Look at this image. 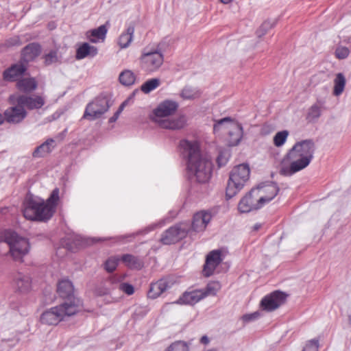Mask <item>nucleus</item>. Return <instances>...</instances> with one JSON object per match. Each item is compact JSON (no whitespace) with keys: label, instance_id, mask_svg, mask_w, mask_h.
Listing matches in <instances>:
<instances>
[{"label":"nucleus","instance_id":"f3484780","mask_svg":"<svg viewBox=\"0 0 351 351\" xmlns=\"http://www.w3.org/2000/svg\"><path fill=\"white\" fill-rule=\"evenodd\" d=\"M210 220L211 215L210 213L204 211L197 213L193 215L190 229L191 228L195 232H202Z\"/></svg>","mask_w":351,"mask_h":351},{"label":"nucleus","instance_id":"680f3d73","mask_svg":"<svg viewBox=\"0 0 351 351\" xmlns=\"http://www.w3.org/2000/svg\"><path fill=\"white\" fill-rule=\"evenodd\" d=\"M128 99H126V100H125V101L122 103V104H124V106H125L128 104Z\"/></svg>","mask_w":351,"mask_h":351},{"label":"nucleus","instance_id":"603ef678","mask_svg":"<svg viewBox=\"0 0 351 351\" xmlns=\"http://www.w3.org/2000/svg\"><path fill=\"white\" fill-rule=\"evenodd\" d=\"M200 342L204 344H207L209 342V339L206 336L202 337Z\"/></svg>","mask_w":351,"mask_h":351},{"label":"nucleus","instance_id":"4468645a","mask_svg":"<svg viewBox=\"0 0 351 351\" xmlns=\"http://www.w3.org/2000/svg\"><path fill=\"white\" fill-rule=\"evenodd\" d=\"M178 108V104L174 101H163L153 111L154 115V121L156 122V119H165V117L174 114Z\"/></svg>","mask_w":351,"mask_h":351},{"label":"nucleus","instance_id":"4be33fe9","mask_svg":"<svg viewBox=\"0 0 351 351\" xmlns=\"http://www.w3.org/2000/svg\"><path fill=\"white\" fill-rule=\"evenodd\" d=\"M156 123L162 128L176 130L184 128L185 125V119L184 117H180L175 119H156Z\"/></svg>","mask_w":351,"mask_h":351},{"label":"nucleus","instance_id":"aec40b11","mask_svg":"<svg viewBox=\"0 0 351 351\" xmlns=\"http://www.w3.org/2000/svg\"><path fill=\"white\" fill-rule=\"evenodd\" d=\"M26 69V66L21 61V62L12 65L3 71V79L6 81H15L24 74Z\"/></svg>","mask_w":351,"mask_h":351},{"label":"nucleus","instance_id":"6e6552de","mask_svg":"<svg viewBox=\"0 0 351 351\" xmlns=\"http://www.w3.org/2000/svg\"><path fill=\"white\" fill-rule=\"evenodd\" d=\"M190 231V224L184 221L176 223L165 230L162 234L160 241L164 245H171L184 239Z\"/></svg>","mask_w":351,"mask_h":351},{"label":"nucleus","instance_id":"37998d69","mask_svg":"<svg viewBox=\"0 0 351 351\" xmlns=\"http://www.w3.org/2000/svg\"><path fill=\"white\" fill-rule=\"evenodd\" d=\"M119 259L116 258H110L104 263V268L108 272L114 271L117 265Z\"/></svg>","mask_w":351,"mask_h":351},{"label":"nucleus","instance_id":"a211bd4d","mask_svg":"<svg viewBox=\"0 0 351 351\" xmlns=\"http://www.w3.org/2000/svg\"><path fill=\"white\" fill-rule=\"evenodd\" d=\"M40 53L41 46L38 43H29L22 49L21 61L28 63L36 58Z\"/></svg>","mask_w":351,"mask_h":351},{"label":"nucleus","instance_id":"79ce46f5","mask_svg":"<svg viewBox=\"0 0 351 351\" xmlns=\"http://www.w3.org/2000/svg\"><path fill=\"white\" fill-rule=\"evenodd\" d=\"M275 25V22L270 20L265 21L262 23L258 29L256 31V34L258 37L265 35L269 29Z\"/></svg>","mask_w":351,"mask_h":351},{"label":"nucleus","instance_id":"2f4dec72","mask_svg":"<svg viewBox=\"0 0 351 351\" xmlns=\"http://www.w3.org/2000/svg\"><path fill=\"white\" fill-rule=\"evenodd\" d=\"M162 225V222L153 223V224H151V225L145 227V228H143L142 230L137 231L135 233L126 234V235H123V236H119V237H116L115 239L119 241H122L125 239L134 238L136 236H138L140 234H146L149 233V232L155 230L157 227L161 226Z\"/></svg>","mask_w":351,"mask_h":351},{"label":"nucleus","instance_id":"9b49d317","mask_svg":"<svg viewBox=\"0 0 351 351\" xmlns=\"http://www.w3.org/2000/svg\"><path fill=\"white\" fill-rule=\"evenodd\" d=\"M12 99L21 106L26 110H33L41 108L45 104L44 98L40 95H29L27 94H13Z\"/></svg>","mask_w":351,"mask_h":351},{"label":"nucleus","instance_id":"6ab92c4d","mask_svg":"<svg viewBox=\"0 0 351 351\" xmlns=\"http://www.w3.org/2000/svg\"><path fill=\"white\" fill-rule=\"evenodd\" d=\"M171 284L165 278H161L156 282L150 285L147 296L149 298L155 299L160 296L163 292L171 287Z\"/></svg>","mask_w":351,"mask_h":351},{"label":"nucleus","instance_id":"423d86ee","mask_svg":"<svg viewBox=\"0 0 351 351\" xmlns=\"http://www.w3.org/2000/svg\"><path fill=\"white\" fill-rule=\"evenodd\" d=\"M250 173L247 165L241 164L233 168L230 173L226 191L228 199L234 197L244 186L249 179Z\"/></svg>","mask_w":351,"mask_h":351},{"label":"nucleus","instance_id":"0e129e2a","mask_svg":"<svg viewBox=\"0 0 351 351\" xmlns=\"http://www.w3.org/2000/svg\"><path fill=\"white\" fill-rule=\"evenodd\" d=\"M348 319H349V323L351 324V315H349Z\"/></svg>","mask_w":351,"mask_h":351},{"label":"nucleus","instance_id":"cd10ccee","mask_svg":"<svg viewBox=\"0 0 351 351\" xmlns=\"http://www.w3.org/2000/svg\"><path fill=\"white\" fill-rule=\"evenodd\" d=\"M125 266L133 269H141L143 267V262L138 257L130 254H123L120 259Z\"/></svg>","mask_w":351,"mask_h":351},{"label":"nucleus","instance_id":"0eeeda50","mask_svg":"<svg viewBox=\"0 0 351 351\" xmlns=\"http://www.w3.org/2000/svg\"><path fill=\"white\" fill-rule=\"evenodd\" d=\"M4 241L8 245L10 254L15 261L22 262L29 250L27 239L19 236L14 231L8 230L4 234Z\"/></svg>","mask_w":351,"mask_h":351},{"label":"nucleus","instance_id":"72a5a7b5","mask_svg":"<svg viewBox=\"0 0 351 351\" xmlns=\"http://www.w3.org/2000/svg\"><path fill=\"white\" fill-rule=\"evenodd\" d=\"M334 83L333 94L338 96L343 93L345 88L346 78L344 75L341 73H339L334 80Z\"/></svg>","mask_w":351,"mask_h":351},{"label":"nucleus","instance_id":"13d9d810","mask_svg":"<svg viewBox=\"0 0 351 351\" xmlns=\"http://www.w3.org/2000/svg\"><path fill=\"white\" fill-rule=\"evenodd\" d=\"M4 122V118L2 114L0 113V125L3 124Z\"/></svg>","mask_w":351,"mask_h":351},{"label":"nucleus","instance_id":"393cba45","mask_svg":"<svg viewBox=\"0 0 351 351\" xmlns=\"http://www.w3.org/2000/svg\"><path fill=\"white\" fill-rule=\"evenodd\" d=\"M324 109V101L322 100H317L309 108L306 117V120L308 122L317 121L322 115V110Z\"/></svg>","mask_w":351,"mask_h":351},{"label":"nucleus","instance_id":"4d7b16f0","mask_svg":"<svg viewBox=\"0 0 351 351\" xmlns=\"http://www.w3.org/2000/svg\"><path fill=\"white\" fill-rule=\"evenodd\" d=\"M108 292H109V291H108V289H105V290H104V291H99V295H105V294H108Z\"/></svg>","mask_w":351,"mask_h":351},{"label":"nucleus","instance_id":"052dcab7","mask_svg":"<svg viewBox=\"0 0 351 351\" xmlns=\"http://www.w3.org/2000/svg\"><path fill=\"white\" fill-rule=\"evenodd\" d=\"M260 227H261V225H260V224H256V225H254V229L255 230H258L260 228Z\"/></svg>","mask_w":351,"mask_h":351},{"label":"nucleus","instance_id":"39448f33","mask_svg":"<svg viewBox=\"0 0 351 351\" xmlns=\"http://www.w3.org/2000/svg\"><path fill=\"white\" fill-rule=\"evenodd\" d=\"M81 308V304L77 300L70 302H64L60 305L56 306L43 312L40 316L43 324L48 325H56L66 317H71L76 314Z\"/></svg>","mask_w":351,"mask_h":351},{"label":"nucleus","instance_id":"f8f14e48","mask_svg":"<svg viewBox=\"0 0 351 351\" xmlns=\"http://www.w3.org/2000/svg\"><path fill=\"white\" fill-rule=\"evenodd\" d=\"M8 101L12 106L5 110L3 115L4 121L12 124L20 123L27 117V110L15 103L14 99H12V95L9 97Z\"/></svg>","mask_w":351,"mask_h":351},{"label":"nucleus","instance_id":"7ed1b4c3","mask_svg":"<svg viewBox=\"0 0 351 351\" xmlns=\"http://www.w3.org/2000/svg\"><path fill=\"white\" fill-rule=\"evenodd\" d=\"M59 199V189H55L45 202L43 199L28 194L23 204V215L31 221H47L53 215Z\"/></svg>","mask_w":351,"mask_h":351},{"label":"nucleus","instance_id":"c85d7f7f","mask_svg":"<svg viewBox=\"0 0 351 351\" xmlns=\"http://www.w3.org/2000/svg\"><path fill=\"white\" fill-rule=\"evenodd\" d=\"M17 289L21 293L28 292L32 287V280L29 276L18 274L15 278Z\"/></svg>","mask_w":351,"mask_h":351},{"label":"nucleus","instance_id":"a878e982","mask_svg":"<svg viewBox=\"0 0 351 351\" xmlns=\"http://www.w3.org/2000/svg\"><path fill=\"white\" fill-rule=\"evenodd\" d=\"M97 48L95 46L90 45L88 43H84L76 50V59L82 60L86 57H94L97 54Z\"/></svg>","mask_w":351,"mask_h":351},{"label":"nucleus","instance_id":"9d476101","mask_svg":"<svg viewBox=\"0 0 351 351\" xmlns=\"http://www.w3.org/2000/svg\"><path fill=\"white\" fill-rule=\"evenodd\" d=\"M163 55L158 51H143L141 58V66L147 72L156 71L163 63Z\"/></svg>","mask_w":351,"mask_h":351},{"label":"nucleus","instance_id":"09e8293b","mask_svg":"<svg viewBox=\"0 0 351 351\" xmlns=\"http://www.w3.org/2000/svg\"><path fill=\"white\" fill-rule=\"evenodd\" d=\"M260 313L258 312H254L253 313L243 315L241 319L244 322L248 323L258 319Z\"/></svg>","mask_w":351,"mask_h":351},{"label":"nucleus","instance_id":"5701e85b","mask_svg":"<svg viewBox=\"0 0 351 351\" xmlns=\"http://www.w3.org/2000/svg\"><path fill=\"white\" fill-rule=\"evenodd\" d=\"M55 141L48 138L39 146L36 147L32 153L34 158H43L49 154L55 148Z\"/></svg>","mask_w":351,"mask_h":351},{"label":"nucleus","instance_id":"8fccbe9b","mask_svg":"<svg viewBox=\"0 0 351 351\" xmlns=\"http://www.w3.org/2000/svg\"><path fill=\"white\" fill-rule=\"evenodd\" d=\"M7 44L9 46H16L21 45L22 44V42L21 41V39L19 36H14L8 39L7 40Z\"/></svg>","mask_w":351,"mask_h":351},{"label":"nucleus","instance_id":"ea45409f","mask_svg":"<svg viewBox=\"0 0 351 351\" xmlns=\"http://www.w3.org/2000/svg\"><path fill=\"white\" fill-rule=\"evenodd\" d=\"M230 157V152L228 149H220L216 159L219 167L225 166L228 162Z\"/></svg>","mask_w":351,"mask_h":351},{"label":"nucleus","instance_id":"f03ea898","mask_svg":"<svg viewBox=\"0 0 351 351\" xmlns=\"http://www.w3.org/2000/svg\"><path fill=\"white\" fill-rule=\"evenodd\" d=\"M315 145L313 140L297 142L282 161L280 174L290 176L306 167L313 158Z\"/></svg>","mask_w":351,"mask_h":351},{"label":"nucleus","instance_id":"f704fd0d","mask_svg":"<svg viewBox=\"0 0 351 351\" xmlns=\"http://www.w3.org/2000/svg\"><path fill=\"white\" fill-rule=\"evenodd\" d=\"M160 84V80L158 78H152L144 82L141 86V90L145 94L149 93L153 90L156 89Z\"/></svg>","mask_w":351,"mask_h":351},{"label":"nucleus","instance_id":"864d4df0","mask_svg":"<svg viewBox=\"0 0 351 351\" xmlns=\"http://www.w3.org/2000/svg\"><path fill=\"white\" fill-rule=\"evenodd\" d=\"M124 108H125L124 104H121L116 112L121 114L122 112V111L123 110Z\"/></svg>","mask_w":351,"mask_h":351},{"label":"nucleus","instance_id":"f257e3e1","mask_svg":"<svg viewBox=\"0 0 351 351\" xmlns=\"http://www.w3.org/2000/svg\"><path fill=\"white\" fill-rule=\"evenodd\" d=\"M180 147L186 159L187 177L193 183H206L212 175L213 165L210 158L202 154L199 145L196 141L182 140Z\"/></svg>","mask_w":351,"mask_h":351},{"label":"nucleus","instance_id":"a19ab883","mask_svg":"<svg viewBox=\"0 0 351 351\" xmlns=\"http://www.w3.org/2000/svg\"><path fill=\"white\" fill-rule=\"evenodd\" d=\"M289 132L287 130H282L276 134L274 137V144L276 147H280L285 144L288 137Z\"/></svg>","mask_w":351,"mask_h":351},{"label":"nucleus","instance_id":"7c9ffc66","mask_svg":"<svg viewBox=\"0 0 351 351\" xmlns=\"http://www.w3.org/2000/svg\"><path fill=\"white\" fill-rule=\"evenodd\" d=\"M16 86L19 90L30 93L36 88L37 83L34 78H24L18 81Z\"/></svg>","mask_w":351,"mask_h":351},{"label":"nucleus","instance_id":"6e6d98bb","mask_svg":"<svg viewBox=\"0 0 351 351\" xmlns=\"http://www.w3.org/2000/svg\"><path fill=\"white\" fill-rule=\"evenodd\" d=\"M137 92H138V90H134V92H133V93L130 95V97L127 99H128V101H129L130 99H133V98L134 97V96H135V95H136V93Z\"/></svg>","mask_w":351,"mask_h":351},{"label":"nucleus","instance_id":"b1692460","mask_svg":"<svg viewBox=\"0 0 351 351\" xmlns=\"http://www.w3.org/2000/svg\"><path fill=\"white\" fill-rule=\"evenodd\" d=\"M243 127L239 123L234 122L232 123V126L230 128V130L228 132L229 139H228V145L229 146H236L237 145L243 136Z\"/></svg>","mask_w":351,"mask_h":351},{"label":"nucleus","instance_id":"4c0bfd02","mask_svg":"<svg viewBox=\"0 0 351 351\" xmlns=\"http://www.w3.org/2000/svg\"><path fill=\"white\" fill-rule=\"evenodd\" d=\"M221 289V285L219 282L213 281L209 282L206 288L205 291H202L204 294V298L207 295H215L219 290Z\"/></svg>","mask_w":351,"mask_h":351},{"label":"nucleus","instance_id":"e2e57ef3","mask_svg":"<svg viewBox=\"0 0 351 351\" xmlns=\"http://www.w3.org/2000/svg\"><path fill=\"white\" fill-rule=\"evenodd\" d=\"M95 240H97V241H101V240H106V239H101V238H99V239H95Z\"/></svg>","mask_w":351,"mask_h":351},{"label":"nucleus","instance_id":"1a4fd4ad","mask_svg":"<svg viewBox=\"0 0 351 351\" xmlns=\"http://www.w3.org/2000/svg\"><path fill=\"white\" fill-rule=\"evenodd\" d=\"M110 106L109 99L106 96L100 95L87 104L82 118L94 121L106 112Z\"/></svg>","mask_w":351,"mask_h":351},{"label":"nucleus","instance_id":"69168bd1","mask_svg":"<svg viewBox=\"0 0 351 351\" xmlns=\"http://www.w3.org/2000/svg\"><path fill=\"white\" fill-rule=\"evenodd\" d=\"M189 190H190L191 193H192V192H193V188H192V186L190 187V189H189Z\"/></svg>","mask_w":351,"mask_h":351},{"label":"nucleus","instance_id":"a18cd8bd","mask_svg":"<svg viewBox=\"0 0 351 351\" xmlns=\"http://www.w3.org/2000/svg\"><path fill=\"white\" fill-rule=\"evenodd\" d=\"M319 340L311 339L307 342L302 351H318Z\"/></svg>","mask_w":351,"mask_h":351},{"label":"nucleus","instance_id":"dca6fc26","mask_svg":"<svg viewBox=\"0 0 351 351\" xmlns=\"http://www.w3.org/2000/svg\"><path fill=\"white\" fill-rule=\"evenodd\" d=\"M73 291V285L69 280H62L58 282L57 292L60 298L65 300L64 302L77 300L82 304L81 300L74 296Z\"/></svg>","mask_w":351,"mask_h":351},{"label":"nucleus","instance_id":"de8ad7c7","mask_svg":"<svg viewBox=\"0 0 351 351\" xmlns=\"http://www.w3.org/2000/svg\"><path fill=\"white\" fill-rule=\"evenodd\" d=\"M119 289L128 295H131L134 292L133 285L127 282H123L119 285Z\"/></svg>","mask_w":351,"mask_h":351},{"label":"nucleus","instance_id":"473e14b6","mask_svg":"<svg viewBox=\"0 0 351 351\" xmlns=\"http://www.w3.org/2000/svg\"><path fill=\"white\" fill-rule=\"evenodd\" d=\"M119 80L121 84L129 86L134 84L135 82V75L130 70H125L120 73Z\"/></svg>","mask_w":351,"mask_h":351},{"label":"nucleus","instance_id":"20e7f679","mask_svg":"<svg viewBox=\"0 0 351 351\" xmlns=\"http://www.w3.org/2000/svg\"><path fill=\"white\" fill-rule=\"evenodd\" d=\"M279 188L276 183L261 184L252 189L239 202L238 209L241 213H249L258 210L266 203L272 200L278 194Z\"/></svg>","mask_w":351,"mask_h":351},{"label":"nucleus","instance_id":"58836bf2","mask_svg":"<svg viewBox=\"0 0 351 351\" xmlns=\"http://www.w3.org/2000/svg\"><path fill=\"white\" fill-rule=\"evenodd\" d=\"M189 345L184 341H176L169 345L165 351H189Z\"/></svg>","mask_w":351,"mask_h":351},{"label":"nucleus","instance_id":"c03bdc74","mask_svg":"<svg viewBox=\"0 0 351 351\" xmlns=\"http://www.w3.org/2000/svg\"><path fill=\"white\" fill-rule=\"evenodd\" d=\"M58 54L57 51L54 50L50 51L45 56V65H50L53 63L58 62Z\"/></svg>","mask_w":351,"mask_h":351},{"label":"nucleus","instance_id":"412c9836","mask_svg":"<svg viewBox=\"0 0 351 351\" xmlns=\"http://www.w3.org/2000/svg\"><path fill=\"white\" fill-rule=\"evenodd\" d=\"M204 298L202 291L195 290L184 293L174 303L179 304H195Z\"/></svg>","mask_w":351,"mask_h":351},{"label":"nucleus","instance_id":"2eb2a0df","mask_svg":"<svg viewBox=\"0 0 351 351\" xmlns=\"http://www.w3.org/2000/svg\"><path fill=\"white\" fill-rule=\"evenodd\" d=\"M221 253L220 250H213L206 256V263L204 265V275L209 277L213 274L215 268L221 263Z\"/></svg>","mask_w":351,"mask_h":351},{"label":"nucleus","instance_id":"bb28decb","mask_svg":"<svg viewBox=\"0 0 351 351\" xmlns=\"http://www.w3.org/2000/svg\"><path fill=\"white\" fill-rule=\"evenodd\" d=\"M110 26L109 21L106 22L105 24L100 25L96 29H93L89 32L88 36L89 40L91 43H96L99 40H104L106 38L108 28Z\"/></svg>","mask_w":351,"mask_h":351},{"label":"nucleus","instance_id":"c756f323","mask_svg":"<svg viewBox=\"0 0 351 351\" xmlns=\"http://www.w3.org/2000/svg\"><path fill=\"white\" fill-rule=\"evenodd\" d=\"M134 32V26L130 25L126 31L121 34L119 38V45L121 48H127L131 43Z\"/></svg>","mask_w":351,"mask_h":351},{"label":"nucleus","instance_id":"c9c22d12","mask_svg":"<svg viewBox=\"0 0 351 351\" xmlns=\"http://www.w3.org/2000/svg\"><path fill=\"white\" fill-rule=\"evenodd\" d=\"M234 123V120L229 117L217 120L213 125V131L216 133L222 128H228V126L230 128Z\"/></svg>","mask_w":351,"mask_h":351},{"label":"nucleus","instance_id":"ddd939ff","mask_svg":"<svg viewBox=\"0 0 351 351\" xmlns=\"http://www.w3.org/2000/svg\"><path fill=\"white\" fill-rule=\"evenodd\" d=\"M287 297V294L281 291H274L261 300V307L264 311H273L285 302Z\"/></svg>","mask_w":351,"mask_h":351},{"label":"nucleus","instance_id":"bf43d9fd","mask_svg":"<svg viewBox=\"0 0 351 351\" xmlns=\"http://www.w3.org/2000/svg\"><path fill=\"white\" fill-rule=\"evenodd\" d=\"M221 3L224 4H228L232 2V0H220Z\"/></svg>","mask_w":351,"mask_h":351},{"label":"nucleus","instance_id":"5fc2aeb1","mask_svg":"<svg viewBox=\"0 0 351 351\" xmlns=\"http://www.w3.org/2000/svg\"><path fill=\"white\" fill-rule=\"evenodd\" d=\"M124 108H125L124 104H121L116 112L121 114L122 112V111L123 110Z\"/></svg>","mask_w":351,"mask_h":351},{"label":"nucleus","instance_id":"338daca9","mask_svg":"<svg viewBox=\"0 0 351 351\" xmlns=\"http://www.w3.org/2000/svg\"><path fill=\"white\" fill-rule=\"evenodd\" d=\"M207 351H217L216 349H210V350H208Z\"/></svg>","mask_w":351,"mask_h":351},{"label":"nucleus","instance_id":"49530a36","mask_svg":"<svg viewBox=\"0 0 351 351\" xmlns=\"http://www.w3.org/2000/svg\"><path fill=\"white\" fill-rule=\"evenodd\" d=\"M350 53L348 48L346 47H338L335 50V56L338 59H345Z\"/></svg>","mask_w":351,"mask_h":351},{"label":"nucleus","instance_id":"e433bc0d","mask_svg":"<svg viewBox=\"0 0 351 351\" xmlns=\"http://www.w3.org/2000/svg\"><path fill=\"white\" fill-rule=\"evenodd\" d=\"M199 95V91L191 86H185L181 93V97L185 99H193Z\"/></svg>","mask_w":351,"mask_h":351},{"label":"nucleus","instance_id":"3c124183","mask_svg":"<svg viewBox=\"0 0 351 351\" xmlns=\"http://www.w3.org/2000/svg\"><path fill=\"white\" fill-rule=\"evenodd\" d=\"M119 115H120V114L119 112H116L114 114V115L109 119V123L115 122L118 119Z\"/></svg>","mask_w":351,"mask_h":351}]
</instances>
